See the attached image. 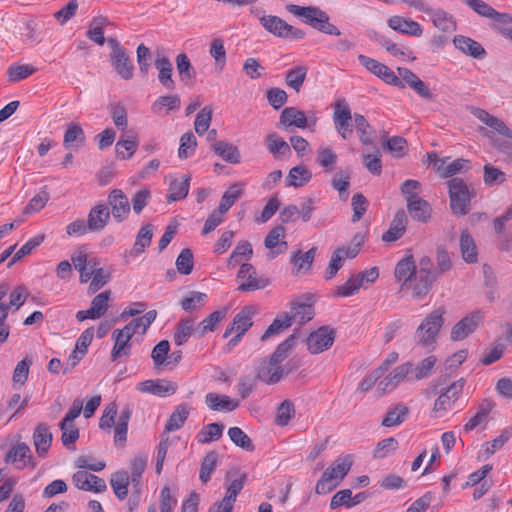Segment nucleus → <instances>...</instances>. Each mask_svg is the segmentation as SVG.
Wrapping results in <instances>:
<instances>
[{"mask_svg":"<svg viewBox=\"0 0 512 512\" xmlns=\"http://www.w3.org/2000/svg\"><path fill=\"white\" fill-rule=\"evenodd\" d=\"M352 119L354 120L356 130L360 133L361 143L363 145L373 144V131L366 118L358 113L352 116L351 109L346 99H338L334 104L333 122L336 131L343 139H347V134L353 132V125L351 124Z\"/></svg>","mask_w":512,"mask_h":512,"instance_id":"nucleus-1","label":"nucleus"},{"mask_svg":"<svg viewBox=\"0 0 512 512\" xmlns=\"http://www.w3.org/2000/svg\"><path fill=\"white\" fill-rule=\"evenodd\" d=\"M445 313V307L441 306L427 314L414 333V340L418 346L434 347L444 324Z\"/></svg>","mask_w":512,"mask_h":512,"instance_id":"nucleus-2","label":"nucleus"},{"mask_svg":"<svg viewBox=\"0 0 512 512\" xmlns=\"http://www.w3.org/2000/svg\"><path fill=\"white\" fill-rule=\"evenodd\" d=\"M353 464L350 455L338 457L322 474L315 486V492L320 495L334 490L345 478Z\"/></svg>","mask_w":512,"mask_h":512,"instance_id":"nucleus-3","label":"nucleus"},{"mask_svg":"<svg viewBox=\"0 0 512 512\" xmlns=\"http://www.w3.org/2000/svg\"><path fill=\"white\" fill-rule=\"evenodd\" d=\"M438 278L436 273L433 272L432 259L428 256L421 257L412 280L408 283L412 290V297L416 300L424 299Z\"/></svg>","mask_w":512,"mask_h":512,"instance_id":"nucleus-4","label":"nucleus"},{"mask_svg":"<svg viewBox=\"0 0 512 512\" xmlns=\"http://www.w3.org/2000/svg\"><path fill=\"white\" fill-rule=\"evenodd\" d=\"M445 379L439 378L438 382L433 386L435 393L440 392V395L434 402L432 409L433 417H442L446 411L452 408L454 403L458 400L463 392L465 381L463 378L454 381L444 390H438L441 384H444Z\"/></svg>","mask_w":512,"mask_h":512,"instance_id":"nucleus-5","label":"nucleus"},{"mask_svg":"<svg viewBox=\"0 0 512 512\" xmlns=\"http://www.w3.org/2000/svg\"><path fill=\"white\" fill-rule=\"evenodd\" d=\"M451 212L456 216L470 211L471 192L463 179L455 177L447 182Z\"/></svg>","mask_w":512,"mask_h":512,"instance_id":"nucleus-6","label":"nucleus"},{"mask_svg":"<svg viewBox=\"0 0 512 512\" xmlns=\"http://www.w3.org/2000/svg\"><path fill=\"white\" fill-rule=\"evenodd\" d=\"M483 315L476 310L459 320L451 329L450 338L452 341H461L472 334L482 323Z\"/></svg>","mask_w":512,"mask_h":512,"instance_id":"nucleus-7","label":"nucleus"},{"mask_svg":"<svg viewBox=\"0 0 512 512\" xmlns=\"http://www.w3.org/2000/svg\"><path fill=\"white\" fill-rule=\"evenodd\" d=\"M334 340L335 331L327 326H323L309 334L306 339V345L312 354H319L329 349Z\"/></svg>","mask_w":512,"mask_h":512,"instance_id":"nucleus-8","label":"nucleus"},{"mask_svg":"<svg viewBox=\"0 0 512 512\" xmlns=\"http://www.w3.org/2000/svg\"><path fill=\"white\" fill-rule=\"evenodd\" d=\"M237 277L244 280L237 288L240 292L263 289L269 284L268 279L256 277L255 268L249 263L240 266Z\"/></svg>","mask_w":512,"mask_h":512,"instance_id":"nucleus-9","label":"nucleus"},{"mask_svg":"<svg viewBox=\"0 0 512 512\" xmlns=\"http://www.w3.org/2000/svg\"><path fill=\"white\" fill-rule=\"evenodd\" d=\"M108 204L111 207L110 214L117 223L127 219L131 206L127 196L121 189H113L108 195Z\"/></svg>","mask_w":512,"mask_h":512,"instance_id":"nucleus-10","label":"nucleus"},{"mask_svg":"<svg viewBox=\"0 0 512 512\" xmlns=\"http://www.w3.org/2000/svg\"><path fill=\"white\" fill-rule=\"evenodd\" d=\"M133 336L131 333H127L124 328L113 331L112 339L114 340V345L110 354L112 362L118 361L123 357H130L132 349L131 339Z\"/></svg>","mask_w":512,"mask_h":512,"instance_id":"nucleus-11","label":"nucleus"},{"mask_svg":"<svg viewBox=\"0 0 512 512\" xmlns=\"http://www.w3.org/2000/svg\"><path fill=\"white\" fill-rule=\"evenodd\" d=\"M255 14L262 27L278 38H287V25L288 23L282 18L274 15H266L260 8H254L251 10Z\"/></svg>","mask_w":512,"mask_h":512,"instance_id":"nucleus-12","label":"nucleus"},{"mask_svg":"<svg viewBox=\"0 0 512 512\" xmlns=\"http://www.w3.org/2000/svg\"><path fill=\"white\" fill-rule=\"evenodd\" d=\"M74 485L83 491H92L95 493L104 492L107 489L105 481L87 471H77L72 476Z\"/></svg>","mask_w":512,"mask_h":512,"instance_id":"nucleus-13","label":"nucleus"},{"mask_svg":"<svg viewBox=\"0 0 512 512\" xmlns=\"http://www.w3.org/2000/svg\"><path fill=\"white\" fill-rule=\"evenodd\" d=\"M111 214L109 207L104 203H99L90 209L87 217L88 228L90 232H100L108 224Z\"/></svg>","mask_w":512,"mask_h":512,"instance_id":"nucleus-14","label":"nucleus"},{"mask_svg":"<svg viewBox=\"0 0 512 512\" xmlns=\"http://www.w3.org/2000/svg\"><path fill=\"white\" fill-rule=\"evenodd\" d=\"M254 315V311L252 307L246 306L240 312H238L230 325L226 328L223 337H229L233 332H241V334H245V332L252 326V316Z\"/></svg>","mask_w":512,"mask_h":512,"instance_id":"nucleus-15","label":"nucleus"},{"mask_svg":"<svg viewBox=\"0 0 512 512\" xmlns=\"http://www.w3.org/2000/svg\"><path fill=\"white\" fill-rule=\"evenodd\" d=\"M387 25L399 33L420 37L423 33L421 25L409 18L394 15L387 20Z\"/></svg>","mask_w":512,"mask_h":512,"instance_id":"nucleus-16","label":"nucleus"},{"mask_svg":"<svg viewBox=\"0 0 512 512\" xmlns=\"http://www.w3.org/2000/svg\"><path fill=\"white\" fill-rule=\"evenodd\" d=\"M453 44L463 54L472 58L482 59L486 55L484 47L479 42L470 37L456 35L453 38Z\"/></svg>","mask_w":512,"mask_h":512,"instance_id":"nucleus-17","label":"nucleus"},{"mask_svg":"<svg viewBox=\"0 0 512 512\" xmlns=\"http://www.w3.org/2000/svg\"><path fill=\"white\" fill-rule=\"evenodd\" d=\"M307 124L308 121L305 113L296 107H286L280 114L279 127L287 129L290 126H294L305 129Z\"/></svg>","mask_w":512,"mask_h":512,"instance_id":"nucleus-18","label":"nucleus"},{"mask_svg":"<svg viewBox=\"0 0 512 512\" xmlns=\"http://www.w3.org/2000/svg\"><path fill=\"white\" fill-rule=\"evenodd\" d=\"M138 389L145 393L164 397L166 395L174 394L176 392L177 386L170 381L158 379L143 381L139 384Z\"/></svg>","mask_w":512,"mask_h":512,"instance_id":"nucleus-19","label":"nucleus"},{"mask_svg":"<svg viewBox=\"0 0 512 512\" xmlns=\"http://www.w3.org/2000/svg\"><path fill=\"white\" fill-rule=\"evenodd\" d=\"M407 227V215L404 210H398L392 219L389 229L382 235V241L394 242L400 239Z\"/></svg>","mask_w":512,"mask_h":512,"instance_id":"nucleus-20","label":"nucleus"},{"mask_svg":"<svg viewBox=\"0 0 512 512\" xmlns=\"http://www.w3.org/2000/svg\"><path fill=\"white\" fill-rule=\"evenodd\" d=\"M428 14L434 26L443 32H454L457 28L454 17L442 9L434 10L427 6V10L423 11Z\"/></svg>","mask_w":512,"mask_h":512,"instance_id":"nucleus-21","label":"nucleus"},{"mask_svg":"<svg viewBox=\"0 0 512 512\" xmlns=\"http://www.w3.org/2000/svg\"><path fill=\"white\" fill-rule=\"evenodd\" d=\"M418 267L411 253L402 258L395 267L394 276L398 281H403V286L408 285Z\"/></svg>","mask_w":512,"mask_h":512,"instance_id":"nucleus-22","label":"nucleus"},{"mask_svg":"<svg viewBox=\"0 0 512 512\" xmlns=\"http://www.w3.org/2000/svg\"><path fill=\"white\" fill-rule=\"evenodd\" d=\"M155 67L158 69V80L167 90L175 89V81L172 79L173 66L164 55H158L155 59Z\"/></svg>","mask_w":512,"mask_h":512,"instance_id":"nucleus-23","label":"nucleus"},{"mask_svg":"<svg viewBox=\"0 0 512 512\" xmlns=\"http://www.w3.org/2000/svg\"><path fill=\"white\" fill-rule=\"evenodd\" d=\"M52 433L49 431V427L41 423L39 424L33 433V441L37 454L40 457H44L52 443Z\"/></svg>","mask_w":512,"mask_h":512,"instance_id":"nucleus-24","label":"nucleus"},{"mask_svg":"<svg viewBox=\"0 0 512 512\" xmlns=\"http://www.w3.org/2000/svg\"><path fill=\"white\" fill-rule=\"evenodd\" d=\"M205 403L212 411H233L238 406V401L232 400L227 395H219L217 393L210 392L205 396Z\"/></svg>","mask_w":512,"mask_h":512,"instance_id":"nucleus-25","label":"nucleus"},{"mask_svg":"<svg viewBox=\"0 0 512 512\" xmlns=\"http://www.w3.org/2000/svg\"><path fill=\"white\" fill-rule=\"evenodd\" d=\"M137 147V138L130 132L126 133L120 137L115 145L116 156L122 160L130 159L136 152Z\"/></svg>","mask_w":512,"mask_h":512,"instance_id":"nucleus-26","label":"nucleus"},{"mask_svg":"<svg viewBox=\"0 0 512 512\" xmlns=\"http://www.w3.org/2000/svg\"><path fill=\"white\" fill-rule=\"evenodd\" d=\"M265 144L267 150L275 159L291 155V148L289 144L276 133L268 134L265 138Z\"/></svg>","mask_w":512,"mask_h":512,"instance_id":"nucleus-27","label":"nucleus"},{"mask_svg":"<svg viewBox=\"0 0 512 512\" xmlns=\"http://www.w3.org/2000/svg\"><path fill=\"white\" fill-rule=\"evenodd\" d=\"M181 99L178 95H164L158 97L152 104L151 110L157 115H168L172 110H178Z\"/></svg>","mask_w":512,"mask_h":512,"instance_id":"nucleus-28","label":"nucleus"},{"mask_svg":"<svg viewBox=\"0 0 512 512\" xmlns=\"http://www.w3.org/2000/svg\"><path fill=\"white\" fill-rule=\"evenodd\" d=\"M111 63L122 79L129 80L133 77L134 65L125 51L111 55Z\"/></svg>","mask_w":512,"mask_h":512,"instance_id":"nucleus-29","label":"nucleus"},{"mask_svg":"<svg viewBox=\"0 0 512 512\" xmlns=\"http://www.w3.org/2000/svg\"><path fill=\"white\" fill-rule=\"evenodd\" d=\"M289 317H292V321L295 320L299 324H305L314 317V308L311 303L302 302L297 299L291 302V311Z\"/></svg>","mask_w":512,"mask_h":512,"instance_id":"nucleus-30","label":"nucleus"},{"mask_svg":"<svg viewBox=\"0 0 512 512\" xmlns=\"http://www.w3.org/2000/svg\"><path fill=\"white\" fill-rule=\"evenodd\" d=\"M213 151L224 161L231 164H238L241 161L239 150L236 146L229 142L219 141L212 145Z\"/></svg>","mask_w":512,"mask_h":512,"instance_id":"nucleus-31","label":"nucleus"},{"mask_svg":"<svg viewBox=\"0 0 512 512\" xmlns=\"http://www.w3.org/2000/svg\"><path fill=\"white\" fill-rule=\"evenodd\" d=\"M108 24L109 20L107 17L102 15L94 17L89 24L88 31L86 32L87 38L100 46L104 45L106 41L104 37V27Z\"/></svg>","mask_w":512,"mask_h":512,"instance_id":"nucleus-32","label":"nucleus"},{"mask_svg":"<svg viewBox=\"0 0 512 512\" xmlns=\"http://www.w3.org/2000/svg\"><path fill=\"white\" fill-rule=\"evenodd\" d=\"M131 482L129 474L125 470L117 471L112 474L110 485L115 496L119 500H124L128 495V487Z\"/></svg>","mask_w":512,"mask_h":512,"instance_id":"nucleus-33","label":"nucleus"},{"mask_svg":"<svg viewBox=\"0 0 512 512\" xmlns=\"http://www.w3.org/2000/svg\"><path fill=\"white\" fill-rule=\"evenodd\" d=\"M495 406V402L491 399H484L478 406L476 414L464 425L465 432H470L478 425L486 421L489 413Z\"/></svg>","mask_w":512,"mask_h":512,"instance_id":"nucleus-34","label":"nucleus"},{"mask_svg":"<svg viewBox=\"0 0 512 512\" xmlns=\"http://www.w3.org/2000/svg\"><path fill=\"white\" fill-rule=\"evenodd\" d=\"M157 316L156 310H149L143 316L133 319L124 329L127 333L135 335L136 333L145 334L148 327L154 322Z\"/></svg>","mask_w":512,"mask_h":512,"instance_id":"nucleus-35","label":"nucleus"},{"mask_svg":"<svg viewBox=\"0 0 512 512\" xmlns=\"http://www.w3.org/2000/svg\"><path fill=\"white\" fill-rule=\"evenodd\" d=\"M407 210L413 219L423 223L430 219L432 212L430 204L422 198L407 203Z\"/></svg>","mask_w":512,"mask_h":512,"instance_id":"nucleus-36","label":"nucleus"},{"mask_svg":"<svg viewBox=\"0 0 512 512\" xmlns=\"http://www.w3.org/2000/svg\"><path fill=\"white\" fill-rule=\"evenodd\" d=\"M132 416V409L129 405H126L119 417L118 421L116 423L115 429H114V439L115 444H124L127 440V432H128V423Z\"/></svg>","mask_w":512,"mask_h":512,"instance_id":"nucleus-37","label":"nucleus"},{"mask_svg":"<svg viewBox=\"0 0 512 512\" xmlns=\"http://www.w3.org/2000/svg\"><path fill=\"white\" fill-rule=\"evenodd\" d=\"M31 457L29 446L26 443H18L9 450L6 462L18 463L17 468L22 469L27 465Z\"/></svg>","mask_w":512,"mask_h":512,"instance_id":"nucleus-38","label":"nucleus"},{"mask_svg":"<svg viewBox=\"0 0 512 512\" xmlns=\"http://www.w3.org/2000/svg\"><path fill=\"white\" fill-rule=\"evenodd\" d=\"M243 184L240 182L232 184L222 195L218 210L226 213L243 194Z\"/></svg>","mask_w":512,"mask_h":512,"instance_id":"nucleus-39","label":"nucleus"},{"mask_svg":"<svg viewBox=\"0 0 512 512\" xmlns=\"http://www.w3.org/2000/svg\"><path fill=\"white\" fill-rule=\"evenodd\" d=\"M189 186L190 178L188 176L172 180L169 185L167 202L171 203L185 198L188 195Z\"/></svg>","mask_w":512,"mask_h":512,"instance_id":"nucleus-40","label":"nucleus"},{"mask_svg":"<svg viewBox=\"0 0 512 512\" xmlns=\"http://www.w3.org/2000/svg\"><path fill=\"white\" fill-rule=\"evenodd\" d=\"M311 178L312 173L306 166H295L289 171L286 177V185L293 186L295 188L302 187L308 183Z\"/></svg>","mask_w":512,"mask_h":512,"instance_id":"nucleus-41","label":"nucleus"},{"mask_svg":"<svg viewBox=\"0 0 512 512\" xmlns=\"http://www.w3.org/2000/svg\"><path fill=\"white\" fill-rule=\"evenodd\" d=\"M152 237L153 225L146 224L142 226L136 235V239L131 254L135 256L142 254L145 251V249L150 246Z\"/></svg>","mask_w":512,"mask_h":512,"instance_id":"nucleus-42","label":"nucleus"},{"mask_svg":"<svg viewBox=\"0 0 512 512\" xmlns=\"http://www.w3.org/2000/svg\"><path fill=\"white\" fill-rule=\"evenodd\" d=\"M295 343L296 331L276 347L275 351L270 356L269 365L276 366L283 362L287 358L288 353L294 347Z\"/></svg>","mask_w":512,"mask_h":512,"instance_id":"nucleus-43","label":"nucleus"},{"mask_svg":"<svg viewBox=\"0 0 512 512\" xmlns=\"http://www.w3.org/2000/svg\"><path fill=\"white\" fill-rule=\"evenodd\" d=\"M308 68L305 65H297L289 69L285 74L287 86L299 92L307 76Z\"/></svg>","mask_w":512,"mask_h":512,"instance_id":"nucleus-44","label":"nucleus"},{"mask_svg":"<svg viewBox=\"0 0 512 512\" xmlns=\"http://www.w3.org/2000/svg\"><path fill=\"white\" fill-rule=\"evenodd\" d=\"M460 249L463 260L467 263H476L478 260L477 247L468 232H462L460 237Z\"/></svg>","mask_w":512,"mask_h":512,"instance_id":"nucleus-45","label":"nucleus"},{"mask_svg":"<svg viewBox=\"0 0 512 512\" xmlns=\"http://www.w3.org/2000/svg\"><path fill=\"white\" fill-rule=\"evenodd\" d=\"M189 415V409L186 404H180L178 405L175 410L170 415L166 425H165V431L166 432H173L178 429H180L185 421L187 420Z\"/></svg>","mask_w":512,"mask_h":512,"instance_id":"nucleus-46","label":"nucleus"},{"mask_svg":"<svg viewBox=\"0 0 512 512\" xmlns=\"http://www.w3.org/2000/svg\"><path fill=\"white\" fill-rule=\"evenodd\" d=\"M436 362L437 358L434 355H430L421 360L417 365H413L411 379L419 381L428 378L432 374Z\"/></svg>","mask_w":512,"mask_h":512,"instance_id":"nucleus-47","label":"nucleus"},{"mask_svg":"<svg viewBox=\"0 0 512 512\" xmlns=\"http://www.w3.org/2000/svg\"><path fill=\"white\" fill-rule=\"evenodd\" d=\"M291 325L292 317H289V314L285 313L283 315L277 316L273 320V322L268 326L265 333L261 336V341H265L271 336L280 334L285 329L289 328Z\"/></svg>","mask_w":512,"mask_h":512,"instance_id":"nucleus-48","label":"nucleus"},{"mask_svg":"<svg viewBox=\"0 0 512 512\" xmlns=\"http://www.w3.org/2000/svg\"><path fill=\"white\" fill-rule=\"evenodd\" d=\"M224 425L221 423H210L204 426L197 435L199 443H210L222 437Z\"/></svg>","mask_w":512,"mask_h":512,"instance_id":"nucleus-49","label":"nucleus"},{"mask_svg":"<svg viewBox=\"0 0 512 512\" xmlns=\"http://www.w3.org/2000/svg\"><path fill=\"white\" fill-rule=\"evenodd\" d=\"M408 414V408L405 405L398 404L388 410L381 424L385 427H393L400 425Z\"/></svg>","mask_w":512,"mask_h":512,"instance_id":"nucleus-50","label":"nucleus"},{"mask_svg":"<svg viewBox=\"0 0 512 512\" xmlns=\"http://www.w3.org/2000/svg\"><path fill=\"white\" fill-rule=\"evenodd\" d=\"M316 255V248L312 247L307 252L302 253L300 250L296 251L291 256V263L297 267L298 271H308L310 270L312 263L314 261Z\"/></svg>","mask_w":512,"mask_h":512,"instance_id":"nucleus-51","label":"nucleus"},{"mask_svg":"<svg viewBox=\"0 0 512 512\" xmlns=\"http://www.w3.org/2000/svg\"><path fill=\"white\" fill-rule=\"evenodd\" d=\"M194 321L191 318L181 319L174 332V342L181 346L186 343L193 332Z\"/></svg>","mask_w":512,"mask_h":512,"instance_id":"nucleus-52","label":"nucleus"},{"mask_svg":"<svg viewBox=\"0 0 512 512\" xmlns=\"http://www.w3.org/2000/svg\"><path fill=\"white\" fill-rule=\"evenodd\" d=\"M467 163L468 161L465 159H456L449 164H446L445 160H441V164L437 166V173L442 178L452 177L467 169Z\"/></svg>","mask_w":512,"mask_h":512,"instance_id":"nucleus-53","label":"nucleus"},{"mask_svg":"<svg viewBox=\"0 0 512 512\" xmlns=\"http://www.w3.org/2000/svg\"><path fill=\"white\" fill-rule=\"evenodd\" d=\"M230 440L238 447L252 452L255 447L250 437L239 427H230L228 429Z\"/></svg>","mask_w":512,"mask_h":512,"instance_id":"nucleus-54","label":"nucleus"},{"mask_svg":"<svg viewBox=\"0 0 512 512\" xmlns=\"http://www.w3.org/2000/svg\"><path fill=\"white\" fill-rule=\"evenodd\" d=\"M252 253V246L249 242L243 241L238 243L227 260V267L234 268L242 258L249 259Z\"/></svg>","mask_w":512,"mask_h":512,"instance_id":"nucleus-55","label":"nucleus"},{"mask_svg":"<svg viewBox=\"0 0 512 512\" xmlns=\"http://www.w3.org/2000/svg\"><path fill=\"white\" fill-rule=\"evenodd\" d=\"M24 36L32 43H40V34L44 23L35 17H29L23 22Z\"/></svg>","mask_w":512,"mask_h":512,"instance_id":"nucleus-56","label":"nucleus"},{"mask_svg":"<svg viewBox=\"0 0 512 512\" xmlns=\"http://www.w3.org/2000/svg\"><path fill=\"white\" fill-rule=\"evenodd\" d=\"M45 239L43 234L37 235L29 239L21 248L13 255L12 259L8 262V268L12 267L17 261L26 255L32 253Z\"/></svg>","mask_w":512,"mask_h":512,"instance_id":"nucleus-57","label":"nucleus"},{"mask_svg":"<svg viewBox=\"0 0 512 512\" xmlns=\"http://www.w3.org/2000/svg\"><path fill=\"white\" fill-rule=\"evenodd\" d=\"M212 113H213L212 106L206 105L196 115V118L194 121V128H195V132L198 135H200V136L204 135L208 131L211 120H212Z\"/></svg>","mask_w":512,"mask_h":512,"instance_id":"nucleus-58","label":"nucleus"},{"mask_svg":"<svg viewBox=\"0 0 512 512\" xmlns=\"http://www.w3.org/2000/svg\"><path fill=\"white\" fill-rule=\"evenodd\" d=\"M85 133L82 127L76 123H70L64 133L63 146L68 149L72 146L73 142L83 144L85 142Z\"/></svg>","mask_w":512,"mask_h":512,"instance_id":"nucleus-59","label":"nucleus"},{"mask_svg":"<svg viewBox=\"0 0 512 512\" xmlns=\"http://www.w3.org/2000/svg\"><path fill=\"white\" fill-rule=\"evenodd\" d=\"M218 453L213 450L207 453L201 463L199 478L202 483H207L210 480L211 474L214 471L218 462Z\"/></svg>","mask_w":512,"mask_h":512,"instance_id":"nucleus-60","label":"nucleus"},{"mask_svg":"<svg viewBox=\"0 0 512 512\" xmlns=\"http://www.w3.org/2000/svg\"><path fill=\"white\" fill-rule=\"evenodd\" d=\"M286 9L297 17H303L305 23L312 26L314 25V19L317 16L318 7L316 6H299L295 4H288Z\"/></svg>","mask_w":512,"mask_h":512,"instance_id":"nucleus-61","label":"nucleus"},{"mask_svg":"<svg viewBox=\"0 0 512 512\" xmlns=\"http://www.w3.org/2000/svg\"><path fill=\"white\" fill-rule=\"evenodd\" d=\"M209 53L215 60L216 68L222 71L226 64V50L221 38H215L210 44Z\"/></svg>","mask_w":512,"mask_h":512,"instance_id":"nucleus-62","label":"nucleus"},{"mask_svg":"<svg viewBox=\"0 0 512 512\" xmlns=\"http://www.w3.org/2000/svg\"><path fill=\"white\" fill-rule=\"evenodd\" d=\"M235 474H237V477L231 480V483L227 488V495L222 500L223 502L232 506L236 501L237 495L243 489L246 480L245 473L235 472Z\"/></svg>","mask_w":512,"mask_h":512,"instance_id":"nucleus-63","label":"nucleus"},{"mask_svg":"<svg viewBox=\"0 0 512 512\" xmlns=\"http://www.w3.org/2000/svg\"><path fill=\"white\" fill-rule=\"evenodd\" d=\"M207 299L205 293L199 291H190L180 302L181 308L185 311L191 312L198 307L202 306Z\"/></svg>","mask_w":512,"mask_h":512,"instance_id":"nucleus-64","label":"nucleus"}]
</instances>
